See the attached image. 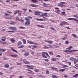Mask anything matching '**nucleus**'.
Masks as SVG:
<instances>
[{"label": "nucleus", "mask_w": 78, "mask_h": 78, "mask_svg": "<svg viewBox=\"0 0 78 78\" xmlns=\"http://www.w3.org/2000/svg\"><path fill=\"white\" fill-rule=\"evenodd\" d=\"M67 5V3L64 2H61L60 3L57 4L58 6L60 7H65L66 5Z\"/></svg>", "instance_id": "1"}, {"label": "nucleus", "mask_w": 78, "mask_h": 78, "mask_svg": "<svg viewBox=\"0 0 78 78\" xmlns=\"http://www.w3.org/2000/svg\"><path fill=\"white\" fill-rule=\"evenodd\" d=\"M47 13H43L41 15L42 17H43V18H44L45 20H48V18H47L44 17V16L45 17H47Z\"/></svg>", "instance_id": "2"}, {"label": "nucleus", "mask_w": 78, "mask_h": 78, "mask_svg": "<svg viewBox=\"0 0 78 78\" xmlns=\"http://www.w3.org/2000/svg\"><path fill=\"white\" fill-rule=\"evenodd\" d=\"M24 25L26 26H28V25H30V20H26L24 23Z\"/></svg>", "instance_id": "3"}, {"label": "nucleus", "mask_w": 78, "mask_h": 78, "mask_svg": "<svg viewBox=\"0 0 78 78\" xmlns=\"http://www.w3.org/2000/svg\"><path fill=\"white\" fill-rule=\"evenodd\" d=\"M67 20H73L75 21L76 22H78V20H76V19L74 18H68ZM77 23H78V22Z\"/></svg>", "instance_id": "4"}, {"label": "nucleus", "mask_w": 78, "mask_h": 78, "mask_svg": "<svg viewBox=\"0 0 78 78\" xmlns=\"http://www.w3.org/2000/svg\"><path fill=\"white\" fill-rule=\"evenodd\" d=\"M27 41L28 43L30 44H34V45H36V44H37V43L33 42L32 41H30L29 40H27Z\"/></svg>", "instance_id": "5"}, {"label": "nucleus", "mask_w": 78, "mask_h": 78, "mask_svg": "<svg viewBox=\"0 0 78 78\" xmlns=\"http://www.w3.org/2000/svg\"><path fill=\"white\" fill-rule=\"evenodd\" d=\"M23 62L25 64H30V62H29L27 61L26 60V59H24L23 60Z\"/></svg>", "instance_id": "6"}, {"label": "nucleus", "mask_w": 78, "mask_h": 78, "mask_svg": "<svg viewBox=\"0 0 78 78\" xmlns=\"http://www.w3.org/2000/svg\"><path fill=\"white\" fill-rule=\"evenodd\" d=\"M27 68L29 69H33V66L27 65Z\"/></svg>", "instance_id": "7"}, {"label": "nucleus", "mask_w": 78, "mask_h": 78, "mask_svg": "<svg viewBox=\"0 0 78 78\" xmlns=\"http://www.w3.org/2000/svg\"><path fill=\"white\" fill-rule=\"evenodd\" d=\"M35 15H37V16H40V14H42L41 12H40L38 11H35Z\"/></svg>", "instance_id": "8"}, {"label": "nucleus", "mask_w": 78, "mask_h": 78, "mask_svg": "<svg viewBox=\"0 0 78 78\" xmlns=\"http://www.w3.org/2000/svg\"><path fill=\"white\" fill-rule=\"evenodd\" d=\"M42 56L44 58H47V57L45 56V52H43L41 54Z\"/></svg>", "instance_id": "9"}, {"label": "nucleus", "mask_w": 78, "mask_h": 78, "mask_svg": "<svg viewBox=\"0 0 78 78\" xmlns=\"http://www.w3.org/2000/svg\"><path fill=\"white\" fill-rule=\"evenodd\" d=\"M36 20H38V21H44H44H45V19H39L38 18H36L35 19Z\"/></svg>", "instance_id": "10"}, {"label": "nucleus", "mask_w": 78, "mask_h": 78, "mask_svg": "<svg viewBox=\"0 0 78 78\" xmlns=\"http://www.w3.org/2000/svg\"><path fill=\"white\" fill-rule=\"evenodd\" d=\"M37 27H40V28H44V26H43V25H37Z\"/></svg>", "instance_id": "11"}, {"label": "nucleus", "mask_w": 78, "mask_h": 78, "mask_svg": "<svg viewBox=\"0 0 78 78\" xmlns=\"http://www.w3.org/2000/svg\"><path fill=\"white\" fill-rule=\"evenodd\" d=\"M4 67L5 68H8L9 67V66L8 64L7 63L4 66Z\"/></svg>", "instance_id": "12"}, {"label": "nucleus", "mask_w": 78, "mask_h": 78, "mask_svg": "<svg viewBox=\"0 0 78 78\" xmlns=\"http://www.w3.org/2000/svg\"><path fill=\"white\" fill-rule=\"evenodd\" d=\"M42 5L44 8H47L48 7V6H47L48 5L45 3H43Z\"/></svg>", "instance_id": "13"}, {"label": "nucleus", "mask_w": 78, "mask_h": 78, "mask_svg": "<svg viewBox=\"0 0 78 78\" xmlns=\"http://www.w3.org/2000/svg\"><path fill=\"white\" fill-rule=\"evenodd\" d=\"M17 45L18 46L21 45H22V42L20 41H18L17 43Z\"/></svg>", "instance_id": "14"}, {"label": "nucleus", "mask_w": 78, "mask_h": 78, "mask_svg": "<svg viewBox=\"0 0 78 78\" xmlns=\"http://www.w3.org/2000/svg\"><path fill=\"white\" fill-rule=\"evenodd\" d=\"M25 56H28V55H30V53L29 52H26L25 53H24Z\"/></svg>", "instance_id": "15"}, {"label": "nucleus", "mask_w": 78, "mask_h": 78, "mask_svg": "<svg viewBox=\"0 0 78 78\" xmlns=\"http://www.w3.org/2000/svg\"><path fill=\"white\" fill-rule=\"evenodd\" d=\"M72 35L73 37H75V38H78V36L75 34H73Z\"/></svg>", "instance_id": "16"}, {"label": "nucleus", "mask_w": 78, "mask_h": 78, "mask_svg": "<svg viewBox=\"0 0 78 78\" xmlns=\"http://www.w3.org/2000/svg\"><path fill=\"white\" fill-rule=\"evenodd\" d=\"M56 59H58V58H51V60L53 61H56Z\"/></svg>", "instance_id": "17"}, {"label": "nucleus", "mask_w": 78, "mask_h": 78, "mask_svg": "<svg viewBox=\"0 0 78 78\" xmlns=\"http://www.w3.org/2000/svg\"><path fill=\"white\" fill-rule=\"evenodd\" d=\"M59 8L58 7H55V11H56V9H57V12H60L61 11V10H59Z\"/></svg>", "instance_id": "18"}, {"label": "nucleus", "mask_w": 78, "mask_h": 78, "mask_svg": "<svg viewBox=\"0 0 78 78\" xmlns=\"http://www.w3.org/2000/svg\"><path fill=\"white\" fill-rule=\"evenodd\" d=\"M70 60H71V61H76V58H73V57H71L70 58Z\"/></svg>", "instance_id": "19"}, {"label": "nucleus", "mask_w": 78, "mask_h": 78, "mask_svg": "<svg viewBox=\"0 0 78 78\" xmlns=\"http://www.w3.org/2000/svg\"><path fill=\"white\" fill-rule=\"evenodd\" d=\"M10 24L11 25H15L16 24V22L14 21H12L10 23Z\"/></svg>", "instance_id": "20"}, {"label": "nucleus", "mask_w": 78, "mask_h": 78, "mask_svg": "<svg viewBox=\"0 0 78 78\" xmlns=\"http://www.w3.org/2000/svg\"><path fill=\"white\" fill-rule=\"evenodd\" d=\"M37 46L36 45H33V47L32 48V50H34L35 48H37Z\"/></svg>", "instance_id": "21"}, {"label": "nucleus", "mask_w": 78, "mask_h": 78, "mask_svg": "<svg viewBox=\"0 0 78 78\" xmlns=\"http://www.w3.org/2000/svg\"><path fill=\"white\" fill-rule=\"evenodd\" d=\"M31 2H33V3H36V2H37V0H31Z\"/></svg>", "instance_id": "22"}, {"label": "nucleus", "mask_w": 78, "mask_h": 78, "mask_svg": "<svg viewBox=\"0 0 78 78\" xmlns=\"http://www.w3.org/2000/svg\"><path fill=\"white\" fill-rule=\"evenodd\" d=\"M23 44H27V42H26V40H25V39H23Z\"/></svg>", "instance_id": "23"}, {"label": "nucleus", "mask_w": 78, "mask_h": 78, "mask_svg": "<svg viewBox=\"0 0 78 78\" xmlns=\"http://www.w3.org/2000/svg\"><path fill=\"white\" fill-rule=\"evenodd\" d=\"M10 41L12 43H14L16 41V40L14 39H11L10 40Z\"/></svg>", "instance_id": "24"}, {"label": "nucleus", "mask_w": 78, "mask_h": 78, "mask_svg": "<svg viewBox=\"0 0 78 78\" xmlns=\"http://www.w3.org/2000/svg\"><path fill=\"white\" fill-rule=\"evenodd\" d=\"M52 78H58V77L57 76H56L55 75H52Z\"/></svg>", "instance_id": "25"}, {"label": "nucleus", "mask_w": 78, "mask_h": 78, "mask_svg": "<svg viewBox=\"0 0 78 78\" xmlns=\"http://www.w3.org/2000/svg\"><path fill=\"white\" fill-rule=\"evenodd\" d=\"M30 6H32V7H35L36 6V5L35 4H30Z\"/></svg>", "instance_id": "26"}, {"label": "nucleus", "mask_w": 78, "mask_h": 78, "mask_svg": "<svg viewBox=\"0 0 78 78\" xmlns=\"http://www.w3.org/2000/svg\"><path fill=\"white\" fill-rule=\"evenodd\" d=\"M10 55L11 56H12V57H17V56H18V55L16 54L15 55Z\"/></svg>", "instance_id": "27"}, {"label": "nucleus", "mask_w": 78, "mask_h": 78, "mask_svg": "<svg viewBox=\"0 0 78 78\" xmlns=\"http://www.w3.org/2000/svg\"><path fill=\"white\" fill-rule=\"evenodd\" d=\"M78 74H76L73 76V77H78Z\"/></svg>", "instance_id": "28"}, {"label": "nucleus", "mask_w": 78, "mask_h": 78, "mask_svg": "<svg viewBox=\"0 0 78 78\" xmlns=\"http://www.w3.org/2000/svg\"><path fill=\"white\" fill-rule=\"evenodd\" d=\"M51 69H53V70H55L56 71H57V70H58V69L57 68H56L53 67H52Z\"/></svg>", "instance_id": "29"}, {"label": "nucleus", "mask_w": 78, "mask_h": 78, "mask_svg": "<svg viewBox=\"0 0 78 78\" xmlns=\"http://www.w3.org/2000/svg\"><path fill=\"white\" fill-rule=\"evenodd\" d=\"M24 45H22L21 46H20V47H18V48H23V47H24Z\"/></svg>", "instance_id": "30"}, {"label": "nucleus", "mask_w": 78, "mask_h": 78, "mask_svg": "<svg viewBox=\"0 0 78 78\" xmlns=\"http://www.w3.org/2000/svg\"><path fill=\"white\" fill-rule=\"evenodd\" d=\"M12 51H14L15 52H16V53H18V52H17V51H16V50L13 48H12Z\"/></svg>", "instance_id": "31"}, {"label": "nucleus", "mask_w": 78, "mask_h": 78, "mask_svg": "<svg viewBox=\"0 0 78 78\" xmlns=\"http://www.w3.org/2000/svg\"><path fill=\"white\" fill-rule=\"evenodd\" d=\"M65 70H66L64 69H61L59 70V72H64Z\"/></svg>", "instance_id": "32"}, {"label": "nucleus", "mask_w": 78, "mask_h": 78, "mask_svg": "<svg viewBox=\"0 0 78 78\" xmlns=\"http://www.w3.org/2000/svg\"><path fill=\"white\" fill-rule=\"evenodd\" d=\"M14 31H16L15 30H12V31H8V33H14Z\"/></svg>", "instance_id": "33"}, {"label": "nucleus", "mask_w": 78, "mask_h": 78, "mask_svg": "<svg viewBox=\"0 0 78 78\" xmlns=\"http://www.w3.org/2000/svg\"><path fill=\"white\" fill-rule=\"evenodd\" d=\"M73 17H76V19H78V16L76 15H73Z\"/></svg>", "instance_id": "34"}, {"label": "nucleus", "mask_w": 78, "mask_h": 78, "mask_svg": "<svg viewBox=\"0 0 78 78\" xmlns=\"http://www.w3.org/2000/svg\"><path fill=\"white\" fill-rule=\"evenodd\" d=\"M16 27H12V30H16Z\"/></svg>", "instance_id": "35"}, {"label": "nucleus", "mask_w": 78, "mask_h": 78, "mask_svg": "<svg viewBox=\"0 0 78 78\" xmlns=\"http://www.w3.org/2000/svg\"><path fill=\"white\" fill-rule=\"evenodd\" d=\"M44 61H46V62H48L49 61V60L48 59V58H46V59H44Z\"/></svg>", "instance_id": "36"}, {"label": "nucleus", "mask_w": 78, "mask_h": 78, "mask_svg": "<svg viewBox=\"0 0 78 78\" xmlns=\"http://www.w3.org/2000/svg\"><path fill=\"white\" fill-rule=\"evenodd\" d=\"M62 15H64L66 14V12H61Z\"/></svg>", "instance_id": "37"}, {"label": "nucleus", "mask_w": 78, "mask_h": 78, "mask_svg": "<svg viewBox=\"0 0 78 78\" xmlns=\"http://www.w3.org/2000/svg\"><path fill=\"white\" fill-rule=\"evenodd\" d=\"M45 54L46 55V56H47L48 57V58H50V55H48V53H47V52H46Z\"/></svg>", "instance_id": "38"}, {"label": "nucleus", "mask_w": 78, "mask_h": 78, "mask_svg": "<svg viewBox=\"0 0 78 78\" xmlns=\"http://www.w3.org/2000/svg\"><path fill=\"white\" fill-rule=\"evenodd\" d=\"M46 73L47 75H48L50 74V72H49V71L48 70L46 71Z\"/></svg>", "instance_id": "39"}, {"label": "nucleus", "mask_w": 78, "mask_h": 78, "mask_svg": "<svg viewBox=\"0 0 78 78\" xmlns=\"http://www.w3.org/2000/svg\"><path fill=\"white\" fill-rule=\"evenodd\" d=\"M64 51L65 53H69V50H65Z\"/></svg>", "instance_id": "40"}, {"label": "nucleus", "mask_w": 78, "mask_h": 78, "mask_svg": "<svg viewBox=\"0 0 78 78\" xmlns=\"http://www.w3.org/2000/svg\"><path fill=\"white\" fill-rule=\"evenodd\" d=\"M34 71L35 72H39V70L38 69H35Z\"/></svg>", "instance_id": "41"}, {"label": "nucleus", "mask_w": 78, "mask_h": 78, "mask_svg": "<svg viewBox=\"0 0 78 78\" xmlns=\"http://www.w3.org/2000/svg\"><path fill=\"white\" fill-rule=\"evenodd\" d=\"M74 50H72L71 51L69 50V52H70V53H73L74 52Z\"/></svg>", "instance_id": "42"}, {"label": "nucleus", "mask_w": 78, "mask_h": 78, "mask_svg": "<svg viewBox=\"0 0 78 78\" xmlns=\"http://www.w3.org/2000/svg\"><path fill=\"white\" fill-rule=\"evenodd\" d=\"M25 20H30L29 19V18H27V17H25Z\"/></svg>", "instance_id": "43"}, {"label": "nucleus", "mask_w": 78, "mask_h": 78, "mask_svg": "<svg viewBox=\"0 0 78 78\" xmlns=\"http://www.w3.org/2000/svg\"><path fill=\"white\" fill-rule=\"evenodd\" d=\"M17 12H20V11H15L14 12V14H17Z\"/></svg>", "instance_id": "44"}, {"label": "nucleus", "mask_w": 78, "mask_h": 78, "mask_svg": "<svg viewBox=\"0 0 78 78\" xmlns=\"http://www.w3.org/2000/svg\"><path fill=\"white\" fill-rule=\"evenodd\" d=\"M62 22H63V25H64V24H67V22L66 21H63Z\"/></svg>", "instance_id": "45"}, {"label": "nucleus", "mask_w": 78, "mask_h": 78, "mask_svg": "<svg viewBox=\"0 0 78 78\" xmlns=\"http://www.w3.org/2000/svg\"><path fill=\"white\" fill-rule=\"evenodd\" d=\"M5 17H7L8 16H9V14H8L6 13H5Z\"/></svg>", "instance_id": "46"}, {"label": "nucleus", "mask_w": 78, "mask_h": 78, "mask_svg": "<svg viewBox=\"0 0 78 78\" xmlns=\"http://www.w3.org/2000/svg\"><path fill=\"white\" fill-rule=\"evenodd\" d=\"M53 41H48V44H52V43H53Z\"/></svg>", "instance_id": "47"}, {"label": "nucleus", "mask_w": 78, "mask_h": 78, "mask_svg": "<svg viewBox=\"0 0 78 78\" xmlns=\"http://www.w3.org/2000/svg\"><path fill=\"white\" fill-rule=\"evenodd\" d=\"M20 28H21V29H25V28L23 27H20Z\"/></svg>", "instance_id": "48"}, {"label": "nucleus", "mask_w": 78, "mask_h": 78, "mask_svg": "<svg viewBox=\"0 0 78 78\" xmlns=\"http://www.w3.org/2000/svg\"><path fill=\"white\" fill-rule=\"evenodd\" d=\"M7 12L8 13H9V14H12V12H9V11H7Z\"/></svg>", "instance_id": "49"}, {"label": "nucleus", "mask_w": 78, "mask_h": 78, "mask_svg": "<svg viewBox=\"0 0 78 78\" xmlns=\"http://www.w3.org/2000/svg\"><path fill=\"white\" fill-rule=\"evenodd\" d=\"M10 2V0H6V2L9 3Z\"/></svg>", "instance_id": "50"}, {"label": "nucleus", "mask_w": 78, "mask_h": 78, "mask_svg": "<svg viewBox=\"0 0 78 78\" xmlns=\"http://www.w3.org/2000/svg\"><path fill=\"white\" fill-rule=\"evenodd\" d=\"M69 42L68 41H66L65 44H69Z\"/></svg>", "instance_id": "51"}, {"label": "nucleus", "mask_w": 78, "mask_h": 78, "mask_svg": "<svg viewBox=\"0 0 78 78\" xmlns=\"http://www.w3.org/2000/svg\"><path fill=\"white\" fill-rule=\"evenodd\" d=\"M60 25L61 26H63V25H64V24H63L62 22L60 23Z\"/></svg>", "instance_id": "52"}, {"label": "nucleus", "mask_w": 78, "mask_h": 78, "mask_svg": "<svg viewBox=\"0 0 78 78\" xmlns=\"http://www.w3.org/2000/svg\"><path fill=\"white\" fill-rule=\"evenodd\" d=\"M1 30L2 31H3V32H4L5 31V29H2Z\"/></svg>", "instance_id": "53"}, {"label": "nucleus", "mask_w": 78, "mask_h": 78, "mask_svg": "<svg viewBox=\"0 0 78 78\" xmlns=\"http://www.w3.org/2000/svg\"><path fill=\"white\" fill-rule=\"evenodd\" d=\"M22 10H23V11H27V9L25 8H23L22 9Z\"/></svg>", "instance_id": "54"}, {"label": "nucleus", "mask_w": 78, "mask_h": 78, "mask_svg": "<svg viewBox=\"0 0 78 78\" xmlns=\"http://www.w3.org/2000/svg\"><path fill=\"white\" fill-rule=\"evenodd\" d=\"M56 57H57L58 58H60L61 57V56L59 55H57L56 56Z\"/></svg>", "instance_id": "55"}, {"label": "nucleus", "mask_w": 78, "mask_h": 78, "mask_svg": "<svg viewBox=\"0 0 78 78\" xmlns=\"http://www.w3.org/2000/svg\"><path fill=\"white\" fill-rule=\"evenodd\" d=\"M2 44H6V41H3L2 42Z\"/></svg>", "instance_id": "56"}, {"label": "nucleus", "mask_w": 78, "mask_h": 78, "mask_svg": "<svg viewBox=\"0 0 78 78\" xmlns=\"http://www.w3.org/2000/svg\"><path fill=\"white\" fill-rule=\"evenodd\" d=\"M63 67H68V66H67V65H63Z\"/></svg>", "instance_id": "57"}, {"label": "nucleus", "mask_w": 78, "mask_h": 78, "mask_svg": "<svg viewBox=\"0 0 78 78\" xmlns=\"http://www.w3.org/2000/svg\"><path fill=\"white\" fill-rule=\"evenodd\" d=\"M51 30H52L53 31H55V28H53V27H51Z\"/></svg>", "instance_id": "58"}, {"label": "nucleus", "mask_w": 78, "mask_h": 78, "mask_svg": "<svg viewBox=\"0 0 78 78\" xmlns=\"http://www.w3.org/2000/svg\"><path fill=\"white\" fill-rule=\"evenodd\" d=\"M1 40H2V41H6V39H3V38H2V39H1Z\"/></svg>", "instance_id": "59"}, {"label": "nucleus", "mask_w": 78, "mask_h": 78, "mask_svg": "<svg viewBox=\"0 0 78 78\" xmlns=\"http://www.w3.org/2000/svg\"><path fill=\"white\" fill-rule=\"evenodd\" d=\"M39 77L40 78H43L44 77V75H40L39 76Z\"/></svg>", "instance_id": "60"}, {"label": "nucleus", "mask_w": 78, "mask_h": 78, "mask_svg": "<svg viewBox=\"0 0 78 78\" xmlns=\"http://www.w3.org/2000/svg\"><path fill=\"white\" fill-rule=\"evenodd\" d=\"M10 30H12V27H10L9 28Z\"/></svg>", "instance_id": "61"}, {"label": "nucleus", "mask_w": 78, "mask_h": 78, "mask_svg": "<svg viewBox=\"0 0 78 78\" xmlns=\"http://www.w3.org/2000/svg\"><path fill=\"white\" fill-rule=\"evenodd\" d=\"M44 11H47V12H48V11H50V10H44Z\"/></svg>", "instance_id": "62"}, {"label": "nucleus", "mask_w": 78, "mask_h": 78, "mask_svg": "<svg viewBox=\"0 0 78 78\" xmlns=\"http://www.w3.org/2000/svg\"><path fill=\"white\" fill-rule=\"evenodd\" d=\"M16 18L17 20H19V17H16Z\"/></svg>", "instance_id": "63"}, {"label": "nucleus", "mask_w": 78, "mask_h": 78, "mask_svg": "<svg viewBox=\"0 0 78 78\" xmlns=\"http://www.w3.org/2000/svg\"><path fill=\"white\" fill-rule=\"evenodd\" d=\"M49 54H50V55H53V52H49Z\"/></svg>", "instance_id": "64"}]
</instances>
